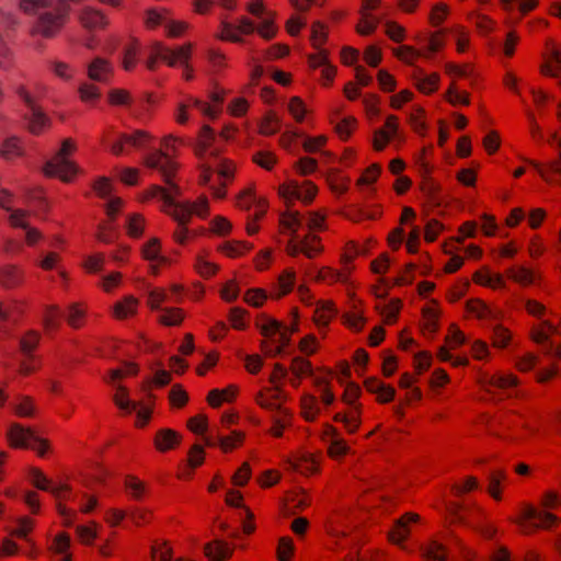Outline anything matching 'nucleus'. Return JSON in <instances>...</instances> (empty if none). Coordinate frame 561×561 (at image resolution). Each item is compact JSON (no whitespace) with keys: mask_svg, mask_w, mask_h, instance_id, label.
I'll return each instance as SVG.
<instances>
[{"mask_svg":"<svg viewBox=\"0 0 561 561\" xmlns=\"http://www.w3.org/2000/svg\"><path fill=\"white\" fill-rule=\"evenodd\" d=\"M61 11L54 15L51 13L43 14L36 25L35 32L45 36H55L64 26L69 14V7L65 0H60Z\"/></svg>","mask_w":561,"mask_h":561,"instance_id":"obj_16","label":"nucleus"},{"mask_svg":"<svg viewBox=\"0 0 561 561\" xmlns=\"http://www.w3.org/2000/svg\"><path fill=\"white\" fill-rule=\"evenodd\" d=\"M348 275L350 273L346 271V268H342L339 271L330 266H323L318 271L316 275V280L333 285L336 283H346L348 279Z\"/></svg>","mask_w":561,"mask_h":561,"instance_id":"obj_47","label":"nucleus"},{"mask_svg":"<svg viewBox=\"0 0 561 561\" xmlns=\"http://www.w3.org/2000/svg\"><path fill=\"white\" fill-rule=\"evenodd\" d=\"M296 472L309 477L319 472L320 461L318 456L309 453H297L288 460Z\"/></svg>","mask_w":561,"mask_h":561,"instance_id":"obj_25","label":"nucleus"},{"mask_svg":"<svg viewBox=\"0 0 561 561\" xmlns=\"http://www.w3.org/2000/svg\"><path fill=\"white\" fill-rule=\"evenodd\" d=\"M219 265L210 262L206 252H199L194 263L195 272L203 278L209 279L219 272Z\"/></svg>","mask_w":561,"mask_h":561,"instance_id":"obj_49","label":"nucleus"},{"mask_svg":"<svg viewBox=\"0 0 561 561\" xmlns=\"http://www.w3.org/2000/svg\"><path fill=\"white\" fill-rule=\"evenodd\" d=\"M233 546L224 540H213L205 545V556L211 561H226L233 553Z\"/></svg>","mask_w":561,"mask_h":561,"instance_id":"obj_39","label":"nucleus"},{"mask_svg":"<svg viewBox=\"0 0 561 561\" xmlns=\"http://www.w3.org/2000/svg\"><path fill=\"white\" fill-rule=\"evenodd\" d=\"M416 90L425 95L435 93L440 85V76L438 72L425 75L422 69H416L412 76Z\"/></svg>","mask_w":561,"mask_h":561,"instance_id":"obj_30","label":"nucleus"},{"mask_svg":"<svg viewBox=\"0 0 561 561\" xmlns=\"http://www.w3.org/2000/svg\"><path fill=\"white\" fill-rule=\"evenodd\" d=\"M542 72L551 77L561 75V46L553 39L546 42Z\"/></svg>","mask_w":561,"mask_h":561,"instance_id":"obj_27","label":"nucleus"},{"mask_svg":"<svg viewBox=\"0 0 561 561\" xmlns=\"http://www.w3.org/2000/svg\"><path fill=\"white\" fill-rule=\"evenodd\" d=\"M193 45L191 43L171 49L162 43L156 42L150 46V55L147 59V68L154 70L158 62H165L170 67L184 66L183 78L186 81L193 79V68L188 65Z\"/></svg>","mask_w":561,"mask_h":561,"instance_id":"obj_5","label":"nucleus"},{"mask_svg":"<svg viewBox=\"0 0 561 561\" xmlns=\"http://www.w3.org/2000/svg\"><path fill=\"white\" fill-rule=\"evenodd\" d=\"M421 516L416 513L409 512L399 517L392 528L388 533V540L398 546L401 550L411 552L405 546V541L412 533V527L419 524Z\"/></svg>","mask_w":561,"mask_h":561,"instance_id":"obj_14","label":"nucleus"},{"mask_svg":"<svg viewBox=\"0 0 561 561\" xmlns=\"http://www.w3.org/2000/svg\"><path fill=\"white\" fill-rule=\"evenodd\" d=\"M296 271L294 267H286L276 278V282L271 286L270 298L279 300L288 296L296 285Z\"/></svg>","mask_w":561,"mask_h":561,"instance_id":"obj_21","label":"nucleus"},{"mask_svg":"<svg viewBox=\"0 0 561 561\" xmlns=\"http://www.w3.org/2000/svg\"><path fill=\"white\" fill-rule=\"evenodd\" d=\"M324 252L322 238L311 231H308L302 237L293 236L285 244V253L290 257L304 255L309 260H314L321 256Z\"/></svg>","mask_w":561,"mask_h":561,"instance_id":"obj_8","label":"nucleus"},{"mask_svg":"<svg viewBox=\"0 0 561 561\" xmlns=\"http://www.w3.org/2000/svg\"><path fill=\"white\" fill-rule=\"evenodd\" d=\"M252 250V244L245 241H226L218 247V251L230 259L245 255Z\"/></svg>","mask_w":561,"mask_h":561,"instance_id":"obj_53","label":"nucleus"},{"mask_svg":"<svg viewBox=\"0 0 561 561\" xmlns=\"http://www.w3.org/2000/svg\"><path fill=\"white\" fill-rule=\"evenodd\" d=\"M216 172L221 180L219 186L213 188V197L224 199L227 195V186L232 183L237 172V164L229 159H222L217 165Z\"/></svg>","mask_w":561,"mask_h":561,"instance_id":"obj_24","label":"nucleus"},{"mask_svg":"<svg viewBox=\"0 0 561 561\" xmlns=\"http://www.w3.org/2000/svg\"><path fill=\"white\" fill-rule=\"evenodd\" d=\"M506 472L502 469H495L490 473L488 492L495 500H502V484L506 481Z\"/></svg>","mask_w":561,"mask_h":561,"instance_id":"obj_60","label":"nucleus"},{"mask_svg":"<svg viewBox=\"0 0 561 561\" xmlns=\"http://www.w3.org/2000/svg\"><path fill=\"white\" fill-rule=\"evenodd\" d=\"M182 436L174 430L161 428L153 437L154 448L160 453H167L180 446Z\"/></svg>","mask_w":561,"mask_h":561,"instance_id":"obj_32","label":"nucleus"},{"mask_svg":"<svg viewBox=\"0 0 561 561\" xmlns=\"http://www.w3.org/2000/svg\"><path fill=\"white\" fill-rule=\"evenodd\" d=\"M237 385H229L224 389H211L206 397V401L213 409L220 408L224 403H232L239 394Z\"/></svg>","mask_w":561,"mask_h":561,"instance_id":"obj_35","label":"nucleus"},{"mask_svg":"<svg viewBox=\"0 0 561 561\" xmlns=\"http://www.w3.org/2000/svg\"><path fill=\"white\" fill-rule=\"evenodd\" d=\"M18 95L24 101L31 110L27 128L33 135H41L51 126L50 118L36 105L25 87L21 85L16 89Z\"/></svg>","mask_w":561,"mask_h":561,"instance_id":"obj_12","label":"nucleus"},{"mask_svg":"<svg viewBox=\"0 0 561 561\" xmlns=\"http://www.w3.org/2000/svg\"><path fill=\"white\" fill-rule=\"evenodd\" d=\"M318 194V186L311 181H288L279 185L278 195L284 199L287 207L295 201H300L305 205L313 202Z\"/></svg>","mask_w":561,"mask_h":561,"instance_id":"obj_10","label":"nucleus"},{"mask_svg":"<svg viewBox=\"0 0 561 561\" xmlns=\"http://www.w3.org/2000/svg\"><path fill=\"white\" fill-rule=\"evenodd\" d=\"M152 140V136L146 130H135L130 134H122L112 145L111 151L115 156L127 154L135 150L147 148Z\"/></svg>","mask_w":561,"mask_h":561,"instance_id":"obj_13","label":"nucleus"},{"mask_svg":"<svg viewBox=\"0 0 561 561\" xmlns=\"http://www.w3.org/2000/svg\"><path fill=\"white\" fill-rule=\"evenodd\" d=\"M402 306L403 304L401 299L394 298L383 306H376V309L382 317L383 323L387 325H392L398 321Z\"/></svg>","mask_w":561,"mask_h":561,"instance_id":"obj_52","label":"nucleus"},{"mask_svg":"<svg viewBox=\"0 0 561 561\" xmlns=\"http://www.w3.org/2000/svg\"><path fill=\"white\" fill-rule=\"evenodd\" d=\"M507 278L520 286H530L536 282V274L533 270L525 266H512L505 272Z\"/></svg>","mask_w":561,"mask_h":561,"instance_id":"obj_50","label":"nucleus"},{"mask_svg":"<svg viewBox=\"0 0 561 561\" xmlns=\"http://www.w3.org/2000/svg\"><path fill=\"white\" fill-rule=\"evenodd\" d=\"M78 19L81 26L88 31H102L110 24V20L105 13L92 7L81 9Z\"/></svg>","mask_w":561,"mask_h":561,"instance_id":"obj_23","label":"nucleus"},{"mask_svg":"<svg viewBox=\"0 0 561 561\" xmlns=\"http://www.w3.org/2000/svg\"><path fill=\"white\" fill-rule=\"evenodd\" d=\"M181 144L180 138L172 135L165 136L161 142L163 150L149 153L145 159V164L148 168L158 169L161 172L165 183H171V179L175 176L178 164L171 154L175 152L178 145Z\"/></svg>","mask_w":561,"mask_h":561,"instance_id":"obj_6","label":"nucleus"},{"mask_svg":"<svg viewBox=\"0 0 561 561\" xmlns=\"http://www.w3.org/2000/svg\"><path fill=\"white\" fill-rule=\"evenodd\" d=\"M354 523L346 510L333 511L324 525L325 534L329 537V549L340 553L356 543Z\"/></svg>","mask_w":561,"mask_h":561,"instance_id":"obj_4","label":"nucleus"},{"mask_svg":"<svg viewBox=\"0 0 561 561\" xmlns=\"http://www.w3.org/2000/svg\"><path fill=\"white\" fill-rule=\"evenodd\" d=\"M359 20L356 24V33L360 36H369L377 30L380 19L373 14L371 12H362L359 11Z\"/></svg>","mask_w":561,"mask_h":561,"instance_id":"obj_57","label":"nucleus"},{"mask_svg":"<svg viewBox=\"0 0 561 561\" xmlns=\"http://www.w3.org/2000/svg\"><path fill=\"white\" fill-rule=\"evenodd\" d=\"M302 217L299 211L291 210L289 207L280 213L278 218V232L287 234L289 238L298 236L297 232L301 227Z\"/></svg>","mask_w":561,"mask_h":561,"instance_id":"obj_34","label":"nucleus"},{"mask_svg":"<svg viewBox=\"0 0 561 561\" xmlns=\"http://www.w3.org/2000/svg\"><path fill=\"white\" fill-rule=\"evenodd\" d=\"M465 310L468 318H474L480 321H494L500 320L502 317L500 310L493 308L481 298L468 299Z\"/></svg>","mask_w":561,"mask_h":561,"instance_id":"obj_19","label":"nucleus"},{"mask_svg":"<svg viewBox=\"0 0 561 561\" xmlns=\"http://www.w3.org/2000/svg\"><path fill=\"white\" fill-rule=\"evenodd\" d=\"M341 319L342 324L348 330L356 333L360 332L366 324L362 301L358 299H353L351 309L345 311Z\"/></svg>","mask_w":561,"mask_h":561,"instance_id":"obj_29","label":"nucleus"},{"mask_svg":"<svg viewBox=\"0 0 561 561\" xmlns=\"http://www.w3.org/2000/svg\"><path fill=\"white\" fill-rule=\"evenodd\" d=\"M373 243H375L373 239H367L363 245H360L354 240L347 241L344 244L340 256V263L343 265V268H346V271L351 273V264L359 255H365L369 251V248Z\"/></svg>","mask_w":561,"mask_h":561,"instance_id":"obj_28","label":"nucleus"},{"mask_svg":"<svg viewBox=\"0 0 561 561\" xmlns=\"http://www.w3.org/2000/svg\"><path fill=\"white\" fill-rule=\"evenodd\" d=\"M293 425V413L289 410H279L272 417V425L267 433L274 438H280L286 428Z\"/></svg>","mask_w":561,"mask_h":561,"instance_id":"obj_42","label":"nucleus"},{"mask_svg":"<svg viewBox=\"0 0 561 561\" xmlns=\"http://www.w3.org/2000/svg\"><path fill=\"white\" fill-rule=\"evenodd\" d=\"M124 486L128 495L136 501H140L146 494V483L138 477L128 474L125 477Z\"/></svg>","mask_w":561,"mask_h":561,"instance_id":"obj_62","label":"nucleus"},{"mask_svg":"<svg viewBox=\"0 0 561 561\" xmlns=\"http://www.w3.org/2000/svg\"><path fill=\"white\" fill-rule=\"evenodd\" d=\"M336 316L337 308L334 301L319 300L312 320L318 328H327Z\"/></svg>","mask_w":561,"mask_h":561,"instance_id":"obj_36","label":"nucleus"},{"mask_svg":"<svg viewBox=\"0 0 561 561\" xmlns=\"http://www.w3.org/2000/svg\"><path fill=\"white\" fill-rule=\"evenodd\" d=\"M558 328L549 320H542L539 323L533 325L530 330V337L537 344H543L549 339L557 334Z\"/></svg>","mask_w":561,"mask_h":561,"instance_id":"obj_46","label":"nucleus"},{"mask_svg":"<svg viewBox=\"0 0 561 561\" xmlns=\"http://www.w3.org/2000/svg\"><path fill=\"white\" fill-rule=\"evenodd\" d=\"M236 206L242 210L254 209L256 218H263L268 209V202L264 197H256L252 186L240 192L236 199Z\"/></svg>","mask_w":561,"mask_h":561,"instance_id":"obj_18","label":"nucleus"},{"mask_svg":"<svg viewBox=\"0 0 561 561\" xmlns=\"http://www.w3.org/2000/svg\"><path fill=\"white\" fill-rule=\"evenodd\" d=\"M320 413L318 400L313 394L305 393L300 398V414L307 422L317 420Z\"/></svg>","mask_w":561,"mask_h":561,"instance_id":"obj_54","label":"nucleus"},{"mask_svg":"<svg viewBox=\"0 0 561 561\" xmlns=\"http://www.w3.org/2000/svg\"><path fill=\"white\" fill-rule=\"evenodd\" d=\"M150 553L152 561H170L173 550L169 541L157 539L151 545Z\"/></svg>","mask_w":561,"mask_h":561,"instance_id":"obj_64","label":"nucleus"},{"mask_svg":"<svg viewBox=\"0 0 561 561\" xmlns=\"http://www.w3.org/2000/svg\"><path fill=\"white\" fill-rule=\"evenodd\" d=\"M194 112L206 118L215 119L220 114V106L211 105L207 101L191 95L185 96L178 106L175 115L176 123L184 125L188 121L191 113Z\"/></svg>","mask_w":561,"mask_h":561,"instance_id":"obj_11","label":"nucleus"},{"mask_svg":"<svg viewBox=\"0 0 561 561\" xmlns=\"http://www.w3.org/2000/svg\"><path fill=\"white\" fill-rule=\"evenodd\" d=\"M327 182L334 194L343 195L350 188L351 179L342 174L340 170L331 169L328 172Z\"/></svg>","mask_w":561,"mask_h":561,"instance_id":"obj_51","label":"nucleus"},{"mask_svg":"<svg viewBox=\"0 0 561 561\" xmlns=\"http://www.w3.org/2000/svg\"><path fill=\"white\" fill-rule=\"evenodd\" d=\"M442 311L436 299H431L421 311V331L424 335L433 336L439 329Z\"/></svg>","mask_w":561,"mask_h":561,"instance_id":"obj_20","label":"nucleus"},{"mask_svg":"<svg viewBox=\"0 0 561 561\" xmlns=\"http://www.w3.org/2000/svg\"><path fill=\"white\" fill-rule=\"evenodd\" d=\"M362 405L350 407L344 412H337L333 420L339 423H343L348 434L357 432L362 424Z\"/></svg>","mask_w":561,"mask_h":561,"instance_id":"obj_37","label":"nucleus"},{"mask_svg":"<svg viewBox=\"0 0 561 561\" xmlns=\"http://www.w3.org/2000/svg\"><path fill=\"white\" fill-rule=\"evenodd\" d=\"M392 54L396 58L405 65L413 66L420 58H428L427 53H423L422 49H417L411 45H401L392 49Z\"/></svg>","mask_w":561,"mask_h":561,"instance_id":"obj_43","label":"nucleus"},{"mask_svg":"<svg viewBox=\"0 0 561 561\" xmlns=\"http://www.w3.org/2000/svg\"><path fill=\"white\" fill-rule=\"evenodd\" d=\"M168 188L153 185L147 191V198H160L163 202L161 211L170 216L178 225L191 222L195 215L205 219L209 215V203L205 195H201L194 202H176L175 198L181 195L180 187L171 179V183H167Z\"/></svg>","mask_w":561,"mask_h":561,"instance_id":"obj_2","label":"nucleus"},{"mask_svg":"<svg viewBox=\"0 0 561 561\" xmlns=\"http://www.w3.org/2000/svg\"><path fill=\"white\" fill-rule=\"evenodd\" d=\"M214 142V131L208 125H204L198 134L197 140L194 146L195 156L204 160L206 157L213 156L214 151L211 150V146Z\"/></svg>","mask_w":561,"mask_h":561,"instance_id":"obj_40","label":"nucleus"},{"mask_svg":"<svg viewBox=\"0 0 561 561\" xmlns=\"http://www.w3.org/2000/svg\"><path fill=\"white\" fill-rule=\"evenodd\" d=\"M88 310V304L84 301H76L70 304L67 307V324L75 330L83 328L87 322Z\"/></svg>","mask_w":561,"mask_h":561,"instance_id":"obj_38","label":"nucleus"},{"mask_svg":"<svg viewBox=\"0 0 561 561\" xmlns=\"http://www.w3.org/2000/svg\"><path fill=\"white\" fill-rule=\"evenodd\" d=\"M7 438L12 448L33 449L39 456H44L49 449L46 439L38 438L30 427H24L19 423L9 427Z\"/></svg>","mask_w":561,"mask_h":561,"instance_id":"obj_9","label":"nucleus"},{"mask_svg":"<svg viewBox=\"0 0 561 561\" xmlns=\"http://www.w3.org/2000/svg\"><path fill=\"white\" fill-rule=\"evenodd\" d=\"M245 440V433L242 431H232L229 435L220 436L218 438V446L225 454L232 453L240 448Z\"/></svg>","mask_w":561,"mask_h":561,"instance_id":"obj_55","label":"nucleus"},{"mask_svg":"<svg viewBox=\"0 0 561 561\" xmlns=\"http://www.w3.org/2000/svg\"><path fill=\"white\" fill-rule=\"evenodd\" d=\"M518 379L514 374L497 373L484 379L483 385L488 391L507 390L516 387Z\"/></svg>","mask_w":561,"mask_h":561,"instance_id":"obj_41","label":"nucleus"},{"mask_svg":"<svg viewBox=\"0 0 561 561\" xmlns=\"http://www.w3.org/2000/svg\"><path fill=\"white\" fill-rule=\"evenodd\" d=\"M112 73L111 64L102 58H95L88 68V76L92 80L106 81Z\"/></svg>","mask_w":561,"mask_h":561,"instance_id":"obj_58","label":"nucleus"},{"mask_svg":"<svg viewBox=\"0 0 561 561\" xmlns=\"http://www.w3.org/2000/svg\"><path fill=\"white\" fill-rule=\"evenodd\" d=\"M138 307L139 300L133 295H127L113 305L111 313L115 320L123 321L135 317Z\"/></svg>","mask_w":561,"mask_h":561,"instance_id":"obj_31","label":"nucleus"},{"mask_svg":"<svg viewBox=\"0 0 561 561\" xmlns=\"http://www.w3.org/2000/svg\"><path fill=\"white\" fill-rule=\"evenodd\" d=\"M560 507L561 493L554 489H549L540 495L539 507L525 502L511 522L526 536L534 535L538 530H553L561 526V517L551 511Z\"/></svg>","mask_w":561,"mask_h":561,"instance_id":"obj_1","label":"nucleus"},{"mask_svg":"<svg viewBox=\"0 0 561 561\" xmlns=\"http://www.w3.org/2000/svg\"><path fill=\"white\" fill-rule=\"evenodd\" d=\"M472 282L479 286L501 289L506 286L505 279L500 273H492L488 266H482L472 275Z\"/></svg>","mask_w":561,"mask_h":561,"instance_id":"obj_33","label":"nucleus"},{"mask_svg":"<svg viewBox=\"0 0 561 561\" xmlns=\"http://www.w3.org/2000/svg\"><path fill=\"white\" fill-rule=\"evenodd\" d=\"M146 228L145 217L140 214H130L126 218V233L129 238L138 239Z\"/></svg>","mask_w":561,"mask_h":561,"instance_id":"obj_63","label":"nucleus"},{"mask_svg":"<svg viewBox=\"0 0 561 561\" xmlns=\"http://www.w3.org/2000/svg\"><path fill=\"white\" fill-rule=\"evenodd\" d=\"M45 175L57 178L62 182L73 181L79 173V167L71 160L54 156L44 167Z\"/></svg>","mask_w":561,"mask_h":561,"instance_id":"obj_15","label":"nucleus"},{"mask_svg":"<svg viewBox=\"0 0 561 561\" xmlns=\"http://www.w3.org/2000/svg\"><path fill=\"white\" fill-rule=\"evenodd\" d=\"M255 327L262 335L261 351L267 357H276L287 353L291 332L282 322L261 314L255 320Z\"/></svg>","mask_w":561,"mask_h":561,"instance_id":"obj_3","label":"nucleus"},{"mask_svg":"<svg viewBox=\"0 0 561 561\" xmlns=\"http://www.w3.org/2000/svg\"><path fill=\"white\" fill-rule=\"evenodd\" d=\"M421 550L424 561H447L448 550L437 540L428 541Z\"/></svg>","mask_w":561,"mask_h":561,"instance_id":"obj_48","label":"nucleus"},{"mask_svg":"<svg viewBox=\"0 0 561 561\" xmlns=\"http://www.w3.org/2000/svg\"><path fill=\"white\" fill-rule=\"evenodd\" d=\"M468 19L482 35H488L495 30L496 22L486 14L474 11L469 13Z\"/></svg>","mask_w":561,"mask_h":561,"instance_id":"obj_61","label":"nucleus"},{"mask_svg":"<svg viewBox=\"0 0 561 561\" xmlns=\"http://www.w3.org/2000/svg\"><path fill=\"white\" fill-rule=\"evenodd\" d=\"M479 422L486 425V432L493 437L506 443L520 442L522 435L519 434L517 413H507L494 419L482 414L479 417Z\"/></svg>","mask_w":561,"mask_h":561,"instance_id":"obj_7","label":"nucleus"},{"mask_svg":"<svg viewBox=\"0 0 561 561\" xmlns=\"http://www.w3.org/2000/svg\"><path fill=\"white\" fill-rule=\"evenodd\" d=\"M25 283V271L16 264H4L0 267V287L11 290L23 286Z\"/></svg>","mask_w":561,"mask_h":561,"instance_id":"obj_26","label":"nucleus"},{"mask_svg":"<svg viewBox=\"0 0 561 561\" xmlns=\"http://www.w3.org/2000/svg\"><path fill=\"white\" fill-rule=\"evenodd\" d=\"M282 127V121L276 112L267 111L260 124H259V134L263 136H272L279 131Z\"/></svg>","mask_w":561,"mask_h":561,"instance_id":"obj_56","label":"nucleus"},{"mask_svg":"<svg viewBox=\"0 0 561 561\" xmlns=\"http://www.w3.org/2000/svg\"><path fill=\"white\" fill-rule=\"evenodd\" d=\"M321 439L328 444V455L333 459H339L350 451L341 433L331 424L323 425Z\"/></svg>","mask_w":561,"mask_h":561,"instance_id":"obj_17","label":"nucleus"},{"mask_svg":"<svg viewBox=\"0 0 561 561\" xmlns=\"http://www.w3.org/2000/svg\"><path fill=\"white\" fill-rule=\"evenodd\" d=\"M445 73L451 78V81L463 78H472L474 76V65L471 62L457 64L454 61H447L444 65Z\"/></svg>","mask_w":561,"mask_h":561,"instance_id":"obj_44","label":"nucleus"},{"mask_svg":"<svg viewBox=\"0 0 561 561\" xmlns=\"http://www.w3.org/2000/svg\"><path fill=\"white\" fill-rule=\"evenodd\" d=\"M286 401V394L282 387H265L255 396V402L265 410H284L282 404Z\"/></svg>","mask_w":561,"mask_h":561,"instance_id":"obj_22","label":"nucleus"},{"mask_svg":"<svg viewBox=\"0 0 561 561\" xmlns=\"http://www.w3.org/2000/svg\"><path fill=\"white\" fill-rule=\"evenodd\" d=\"M15 525L10 535L30 541L27 537L34 530L36 520L31 516L24 515L15 519Z\"/></svg>","mask_w":561,"mask_h":561,"instance_id":"obj_59","label":"nucleus"},{"mask_svg":"<svg viewBox=\"0 0 561 561\" xmlns=\"http://www.w3.org/2000/svg\"><path fill=\"white\" fill-rule=\"evenodd\" d=\"M445 101L451 106H468L470 105V93L465 90H459L458 83L451 81L444 94Z\"/></svg>","mask_w":561,"mask_h":561,"instance_id":"obj_45","label":"nucleus"}]
</instances>
